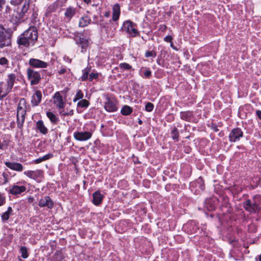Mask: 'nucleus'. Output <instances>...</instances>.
Wrapping results in <instances>:
<instances>
[{"label":"nucleus","instance_id":"f257e3e1","mask_svg":"<svg viewBox=\"0 0 261 261\" xmlns=\"http://www.w3.org/2000/svg\"><path fill=\"white\" fill-rule=\"evenodd\" d=\"M38 39V31L35 27H30L21 34L17 43L19 48H29L35 45Z\"/></svg>","mask_w":261,"mask_h":261},{"label":"nucleus","instance_id":"f03ea898","mask_svg":"<svg viewBox=\"0 0 261 261\" xmlns=\"http://www.w3.org/2000/svg\"><path fill=\"white\" fill-rule=\"evenodd\" d=\"M16 79L14 73L8 74L6 82H0V100H3L11 91Z\"/></svg>","mask_w":261,"mask_h":261},{"label":"nucleus","instance_id":"7ed1b4c3","mask_svg":"<svg viewBox=\"0 0 261 261\" xmlns=\"http://www.w3.org/2000/svg\"><path fill=\"white\" fill-rule=\"evenodd\" d=\"M26 101L24 98H21L17 109V127L21 129L23 127L26 115Z\"/></svg>","mask_w":261,"mask_h":261},{"label":"nucleus","instance_id":"20e7f679","mask_svg":"<svg viewBox=\"0 0 261 261\" xmlns=\"http://www.w3.org/2000/svg\"><path fill=\"white\" fill-rule=\"evenodd\" d=\"M137 24L130 20H126L123 22L121 29L126 32L129 37H135L140 35V32L137 29Z\"/></svg>","mask_w":261,"mask_h":261},{"label":"nucleus","instance_id":"39448f33","mask_svg":"<svg viewBox=\"0 0 261 261\" xmlns=\"http://www.w3.org/2000/svg\"><path fill=\"white\" fill-rule=\"evenodd\" d=\"M258 197L254 196L253 199H248L243 203V207L250 213H255L260 210L259 202L257 200Z\"/></svg>","mask_w":261,"mask_h":261},{"label":"nucleus","instance_id":"423d86ee","mask_svg":"<svg viewBox=\"0 0 261 261\" xmlns=\"http://www.w3.org/2000/svg\"><path fill=\"white\" fill-rule=\"evenodd\" d=\"M2 25H0V48L9 46L11 45V35L8 34Z\"/></svg>","mask_w":261,"mask_h":261},{"label":"nucleus","instance_id":"0eeeda50","mask_svg":"<svg viewBox=\"0 0 261 261\" xmlns=\"http://www.w3.org/2000/svg\"><path fill=\"white\" fill-rule=\"evenodd\" d=\"M28 80L30 81L31 85L38 84L40 81L41 77L40 73L30 68L27 70Z\"/></svg>","mask_w":261,"mask_h":261},{"label":"nucleus","instance_id":"6e6552de","mask_svg":"<svg viewBox=\"0 0 261 261\" xmlns=\"http://www.w3.org/2000/svg\"><path fill=\"white\" fill-rule=\"evenodd\" d=\"M92 136L91 131H76L73 133L74 138L78 141H86L90 139Z\"/></svg>","mask_w":261,"mask_h":261},{"label":"nucleus","instance_id":"1a4fd4ad","mask_svg":"<svg viewBox=\"0 0 261 261\" xmlns=\"http://www.w3.org/2000/svg\"><path fill=\"white\" fill-rule=\"evenodd\" d=\"M243 136V132L241 128L236 127L233 128L229 135V141L235 142L240 140Z\"/></svg>","mask_w":261,"mask_h":261},{"label":"nucleus","instance_id":"9d476101","mask_svg":"<svg viewBox=\"0 0 261 261\" xmlns=\"http://www.w3.org/2000/svg\"><path fill=\"white\" fill-rule=\"evenodd\" d=\"M23 174L28 177L36 180L43 177V171L39 169L25 171Z\"/></svg>","mask_w":261,"mask_h":261},{"label":"nucleus","instance_id":"9b49d317","mask_svg":"<svg viewBox=\"0 0 261 261\" xmlns=\"http://www.w3.org/2000/svg\"><path fill=\"white\" fill-rule=\"evenodd\" d=\"M53 98L54 103L59 111L64 108L65 103L63 101L62 96L59 92L55 93Z\"/></svg>","mask_w":261,"mask_h":261},{"label":"nucleus","instance_id":"f8f14e48","mask_svg":"<svg viewBox=\"0 0 261 261\" xmlns=\"http://www.w3.org/2000/svg\"><path fill=\"white\" fill-rule=\"evenodd\" d=\"M24 16L21 14L18 9L14 10L10 18L11 21L14 24H18L24 21Z\"/></svg>","mask_w":261,"mask_h":261},{"label":"nucleus","instance_id":"ddd939ff","mask_svg":"<svg viewBox=\"0 0 261 261\" xmlns=\"http://www.w3.org/2000/svg\"><path fill=\"white\" fill-rule=\"evenodd\" d=\"M29 63L30 65L34 68H46L48 64L38 59L31 58L29 60Z\"/></svg>","mask_w":261,"mask_h":261},{"label":"nucleus","instance_id":"4468645a","mask_svg":"<svg viewBox=\"0 0 261 261\" xmlns=\"http://www.w3.org/2000/svg\"><path fill=\"white\" fill-rule=\"evenodd\" d=\"M42 98V92L40 90H36L31 97V103L33 107L38 106L41 102Z\"/></svg>","mask_w":261,"mask_h":261},{"label":"nucleus","instance_id":"2eb2a0df","mask_svg":"<svg viewBox=\"0 0 261 261\" xmlns=\"http://www.w3.org/2000/svg\"><path fill=\"white\" fill-rule=\"evenodd\" d=\"M17 185H14L12 186L9 191L10 193L16 195L20 194L26 190V187L23 185H20V182H17Z\"/></svg>","mask_w":261,"mask_h":261},{"label":"nucleus","instance_id":"dca6fc26","mask_svg":"<svg viewBox=\"0 0 261 261\" xmlns=\"http://www.w3.org/2000/svg\"><path fill=\"white\" fill-rule=\"evenodd\" d=\"M218 201V200L216 198H206L204 203V207L208 211H213L216 207V204Z\"/></svg>","mask_w":261,"mask_h":261},{"label":"nucleus","instance_id":"f3484780","mask_svg":"<svg viewBox=\"0 0 261 261\" xmlns=\"http://www.w3.org/2000/svg\"><path fill=\"white\" fill-rule=\"evenodd\" d=\"M38 205L41 207H46L48 208H52L54 202L49 196H45L40 200Z\"/></svg>","mask_w":261,"mask_h":261},{"label":"nucleus","instance_id":"a211bd4d","mask_svg":"<svg viewBox=\"0 0 261 261\" xmlns=\"http://www.w3.org/2000/svg\"><path fill=\"white\" fill-rule=\"evenodd\" d=\"M5 164L8 168L16 171L21 172L23 170V165L19 163L6 162Z\"/></svg>","mask_w":261,"mask_h":261},{"label":"nucleus","instance_id":"6ab92c4d","mask_svg":"<svg viewBox=\"0 0 261 261\" xmlns=\"http://www.w3.org/2000/svg\"><path fill=\"white\" fill-rule=\"evenodd\" d=\"M186 227H187L188 231L191 233H197L198 230L199 229L198 224L194 220L188 222L186 225Z\"/></svg>","mask_w":261,"mask_h":261},{"label":"nucleus","instance_id":"aec40b11","mask_svg":"<svg viewBox=\"0 0 261 261\" xmlns=\"http://www.w3.org/2000/svg\"><path fill=\"white\" fill-rule=\"evenodd\" d=\"M105 108L107 111L109 112H115L117 110L116 105L109 97L107 98Z\"/></svg>","mask_w":261,"mask_h":261},{"label":"nucleus","instance_id":"412c9836","mask_svg":"<svg viewBox=\"0 0 261 261\" xmlns=\"http://www.w3.org/2000/svg\"><path fill=\"white\" fill-rule=\"evenodd\" d=\"M103 196L98 191L93 194L92 202L95 205H99L102 202Z\"/></svg>","mask_w":261,"mask_h":261},{"label":"nucleus","instance_id":"4be33fe9","mask_svg":"<svg viewBox=\"0 0 261 261\" xmlns=\"http://www.w3.org/2000/svg\"><path fill=\"white\" fill-rule=\"evenodd\" d=\"M36 128L43 135H46L48 133V129L45 126L42 120H39L36 122Z\"/></svg>","mask_w":261,"mask_h":261},{"label":"nucleus","instance_id":"5701e85b","mask_svg":"<svg viewBox=\"0 0 261 261\" xmlns=\"http://www.w3.org/2000/svg\"><path fill=\"white\" fill-rule=\"evenodd\" d=\"M120 14V6L118 4H116L115 5H114L113 7V16H112L113 20L114 21H117L119 18Z\"/></svg>","mask_w":261,"mask_h":261},{"label":"nucleus","instance_id":"b1692460","mask_svg":"<svg viewBox=\"0 0 261 261\" xmlns=\"http://www.w3.org/2000/svg\"><path fill=\"white\" fill-rule=\"evenodd\" d=\"M193 116L192 111H188L181 112L180 113V118L185 121H190Z\"/></svg>","mask_w":261,"mask_h":261},{"label":"nucleus","instance_id":"393cba45","mask_svg":"<svg viewBox=\"0 0 261 261\" xmlns=\"http://www.w3.org/2000/svg\"><path fill=\"white\" fill-rule=\"evenodd\" d=\"M76 9L72 7H68L65 12V16L70 20L71 18L75 15Z\"/></svg>","mask_w":261,"mask_h":261},{"label":"nucleus","instance_id":"a878e982","mask_svg":"<svg viewBox=\"0 0 261 261\" xmlns=\"http://www.w3.org/2000/svg\"><path fill=\"white\" fill-rule=\"evenodd\" d=\"M197 188L196 190L203 191L204 189V180L201 177H199L193 184Z\"/></svg>","mask_w":261,"mask_h":261},{"label":"nucleus","instance_id":"bb28decb","mask_svg":"<svg viewBox=\"0 0 261 261\" xmlns=\"http://www.w3.org/2000/svg\"><path fill=\"white\" fill-rule=\"evenodd\" d=\"M91 19L88 16H83L80 19L79 25L80 27H85L88 25Z\"/></svg>","mask_w":261,"mask_h":261},{"label":"nucleus","instance_id":"cd10ccee","mask_svg":"<svg viewBox=\"0 0 261 261\" xmlns=\"http://www.w3.org/2000/svg\"><path fill=\"white\" fill-rule=\"evenodd\" d=\"M53 156V154L52 153H48L41 158H39L38 159H37L34 160L32 162V163L36 164H39L43 161L50 159Z\"/></svg>","mask_w":261,"mask_h":261},{"label":"nucleus","instance_id":"c85d7f7f","mask_svg":"<svg viewBox=\"0 0 261 261\" xmlns=\"http://www.w3.org/2000/svg\"><path fill=\"white\" fill-rule=\"evenodd\" d=\"M12 208L11 206L8 207L7 211L4 213L2 216V220L3 222H5L8 220L10 217V216L12 214Z\"/></svg>","mask_w":261,"mask_h":261},{"label":"nucleus","instance_id":"c756f323","mask_svg":"<svg viewBox=\"0 0 261 261\" xmlns=\"http://www.w3.org/2000/svg\"><path fill=\"white\" fill-rule=\"evenodd\" d=\"M91 70V67H87L84 70H82L83 75L81 77L80 79L82 81H85L88 79V75Z\"/></svg>","mask_w":261,"mask_h":261},{"label":"nucleus","instance_id":"7c9ffc66","mask_svg":"<svg viewBox=\"0 0 261 261\" xmlns=\"http://www.w3.org/2000/svg\"><path fill=\"white\" fill-rule=\"evenodd\" d=\"M46 116L49 118L51 123L57 124L59 121V119L51 112H47Z\"/></svg>","mask_w":261,"mask_h":261},{"label":"nucleus","instance_id":"2f4dec72","mask_svg":"<svg viewBox=\"0 0 261 261\" xmlns=\"http://www.w3.org/2000/svg\"><path fill=\"white\" fill-rule=\"evenodd\" d=\"M61 2L59 1H56L51 5L48 6L47 11L49 13L55 12L60 6Z\"/></svg>","mask_w":261,"mask_h":261},{"label":"nucleus","instance_id":"473e14b6","mask_svg":"<svg viewBox=\"0 0 261 261\" xmlns=\"http://www.w3.org/2000/svg\"><path fill=\"white\" fill-rule=\"evenodd\" d=\"M132 112H133V109L130 107H129L127 105L124 106L121 110V113L122 115H123L124 116L129 115Z\"/></svg>","mask_w":261,"mask_h":261},{"label":"nucleus","instance_id":"72a5a7b5","mask_svg":"<svg viewBox=\"0 0 261 261\" xmlns=\"http://www.w3.org/2000/svg\"><path fill=\"white\" fill-rule=\"evenodd\" d=\"M59 113L63 116H72L74 114V111L72 109L66 108V111L64 109L59 111Z\"/></svg>","mask_w":261,"mask_h":261},{"label":"nucleus","instance_id":"f704fd0d","mask_svg":"<svg viewBox=\"0 0 261 261\" xmlns=\"http://www.w3.org/2000/svg\"><path fill=\"white\" fill-rule=\"evenodd\" d=\"M179 132L177 128L175 127H174L171 131V137L172 138L173 140L178 141V138H179Z\"/></svg>","mask_w":261,"mask_h":261},{"label":"nucleus","instance_id":"c9c22d12","mask_svg":"<svg viewBox=\"0 0 261 261\" xmlns=\"http://www.w3.org/2000/svg\"><path fill=\"white\" fill-rule=\"evenodd\" d=\"M90 102L85 99H82L77 104V107L87 108L89 107Z\"/></svg>","mask_w":261,"mask_h":261},{"label":"nucleus","instance_id":"e433bc0d","mask_svg":"<svg viewBox=\"0 0 261 261\" xmlns=\"http://www.w3.org/2000/svg\"><path fill=\"white\" fill-rule=\"evenodd\" d=\"M84 97V94L81 90H78L75 94L74 98L73 99V102H76L79 100L83 99Z\"/></svg>","mask_w":261,"mask_h":261},{"label":"nucleus","instance_id":"4c0bfd02","mask_svg":"<svg viewBox=\"0 0 261 261\" xmlns=\"http://www.w3.org/2000/svg\"><path fill=\"white\" fill-rule=\"evenodd\" d=\"M119 66L120 69L124 70H129L132 69V66L127 63H120Z\"/></svg>","mask_w":261,"mask_h":261},{"label":"nucleus","instance_id":"58836bf2","mask_svg":"<svg viewBox=\"0 0 261 261\" xmlns=\"http://www.w3.org/2000/svg\"><path fill=\"white\" fill-rule=\"evenodd\" d=\"M30 6V2H27L24 3L23 5L21 10L20 11V12L22 15L24 17L25 14L27 12Z\"/></svg>","mask_w":261,"mask_h":261},{"label":"nucleus","instance_id":"ea45409f","mask_svg":"<svg viewBox=\"0 0 261 261\" xmlns=\"http://www.w3.org/2000/svg\"><path fill=\"white\" fill-rule=\"evenodd\" d=\"M20 252L22 258H27L28 257V250L26 247H21L20 249Z\"/></svg>","mask_w":261,"mask_h":261},{"label":"nucleus","instance_id":"a19ab883","mask_svg":"<svg viewBox=\"0 0 261 261\" xmlns=\"http://www.w3.org/2000/svg\"><path fill=\"white\" fill-rule=\"evenodd\" d=\"M77 43L81 44L83 48H84L88 45V41L86 39L81 37L79 38V41H77Z\"/></svg>","mask_w":261,"mask_h":261},{"label":"nucleus","instance_id":"79ce46f5","mask_svg":"<svg viewBox=\"0 0 261 261\" xmlns=\"http://www.w3.org/2000/svg\"><path fill=\"white\" fill-rule=\"evenodd\" d=\"M154 108V105L150 102H148L145 105V110L147 112H151Z\"/></svg>","mask_w":261,"mask_h":261},{"label":"nucleus","instance_id":"37998d69","mask_svg":"<svg viewBox=\"0 0 261 261\" xmlns=\"http://www.w3.org/2000/svg\"><path fill=\"white\" fill-rule=\"evenodd\" d=\"M24 0H11L10 3L13 5H19L21 4ZM30 2V0H25V3Z\"/></svg>","mask_w":261,"mask_h":261},{"label":"nucleus","instance_id":"c03bdc74","mask_svg":"<svg viewBox=\"0 0 261 261\" xmlns=\"http://www.w3.org/2000/svg\"><path fill=\"white\" fill-rule=\"evenodd\" d=\"M156 53L153 50H152V51L148 50L145 53V56L147 58H148L150 57H156Z\"/></svg>","mask_w":261,"mask_h":261},{"label":"nucleus","instance_id":"a18cd8bd","mask_svg":"<svg viewBox=\"0 0 261 261\" xmlns=\"http://www.w3.org/2000/svg\"><path fill=\"white\" fill-rule=\"evenodd\" d=\"M151 76V71L147 68H145L144 72V77L149 78Z\"/></svg>","mask_w":261,"mask_h":261},{"label":"nucleus","instance_id":"49530a36","mask_svg":"<svg viewBox=\"0 0 261 261\" xmlns=\"http://www.w3.org/2000/svg\"><path fill=\"white\" fill-rule=\"evenodd\" d=\"M98 77V74L97 73H91L89 74V77L88 78L90 81H92L94 79H96Z\"/></svg>","mask_w":261,"mask_h":261},{"label":"nucleus","instance_id":"de8ad7c7","mask_svg":"<svg viewBox=\"0 0 261 261\" xmlns=\"http://www.w3.org/2000/svg\"><path fill=\"white\" fill-rule=\"evenodd\" d=\"M70 69L67 68L66 67H62L60 70L59 71V73L60 74H63L67 72L68 71L70 72Z\"/></svg>","mask_w":261,"mask_h":261},{"label":"nucleus","instance_id":"09e8293b","mask_svg":"<svg viewBox=\"0 0 261 261\" xmlns=\"http://www.w3.org/2000/svg\"><path fill=\"white\" fill-rule=\"evenodd\" d=\"M8 63V61L6 58L2 57L0 59V64L1 65H7Z\"/></svg>","mask_w":261,"mask_h":261},{"label":"nucleus","instance_id":"8fccbe9b","mask_svg":"<svg viewBox=\"0 0 261 261\" xmlns=\"http://www.w3.org/2000/svg\"><path fill=\"white\" fill-rule=\"evenodd\" d=\"M5 197L0 194V206L3 205L5 203Z\"/></svg>","mask_w":261,"mask_h":261},{"label":"nucleus","instance_id":"3c124183","mask_svg":"<svg viewBox=\"0 0 261 261\" xmlns=\"http://www.w3.org/2000/svg\"><path fill=\"white\" fill-rule=\"evenodd\" d=\"M164 41L167 42H171L172 40V37L171 36H167L164 38Z\"/></svg>","mask_w":261,"mask_h":261},{"label":"nucleus","instance_id":"603ef678","mask_svg":"<svg viewBox=\"0 0 261 261\" xmlns=\"http://www.w3.org/2000/svg\"><path fill=\"white\" fill-rule=\"evenodd\" d=\"M64 59V60L66 62H68L69 63H71V59H70L69 58V57L68 56H65L63 58Z\"/></svg>","mask_w":261,"mask_h":261},{"label":"nucleus","instance_id":"864d4df0","mask_svg":"<svg viewBox=\"0 0 261 261\" xmlns=\"http://www.w3.org/2000/svg\"><path fill=\"white\" fill-rule=\"evenodd\" d=\"M5 0H0V11L3 9V6L5 4Z\"/></svg>","mask_w":261,"mask_h":261},{"label":"nucleus","instance_id":"5fc2aeb1","mask_svg":"<svg viewBox=\"0 0 261 261\" xmlns=\"http://www.w3.org/2000/svg\"><path fill=\"white\" fill-rule=\"evenodd\" d=\"M256 114L257 117L261 120V111L260 110H256Z\"/></svg>","mask_w":261,"mask_h":261},{"label":"nucleus","instance_id":"6e6d98bb","mask_svg":"<svg viewBox=\"0 0 261 261\" xmlns=\"http://www.w3.org/2000/svg\"><path fill=\"white\" fill-rule=\"evenodd\" d=\"M33 200H34V198H33V197H30L28 198V201L29 202H32L33 201Z\"/></svg>","mask_w":261,"mask_h":261},{"label":"nucleus","instance_id":"4d7b16f0","mask_svg":"<svg viewBox=\"0 0 261 261\" xmlns=\"http://www.w3.org/2000/svg\"><path fill=\"white\" fill-rule=\"evenodd\" d=\"M171 44H170V46L174 49L175 50H177L176 48L174 46V45L173 44V43L171 42H170Z\"/></svg>","mask_w":261,"mask_h":261},{"label":"nucleus","instance_id":"13d9d810","mask_svg":"<svg viewBox=\"0 0 261 261\" xmlns=\"http://www.w3.org/2000/svg\"><path fill=\"white\" fill-rule=\"evenodd\" d=\"M83 1L85 3H86L87 4H89L91 2V0H83Z\"/></svg>","mask_w":261,"mask_h":261},{"label":"nucleus","instance_id":"bf43d9fd","mask_svg":"<svg viewBox=\"0 0 261 261\" xmlns=\"http://www.w3.org/2000/svg\"><path fill=\"white\" fill-rule=\"evenodd\" d=\"M105 16L106 17H108L109 16V12H106L105 14Z\"/></svg>","mask_w":261,"mask_h":261},{"label":"nucleus","instance_id":"052dcab7","mask_svg":"<svg viewBox=\"0 0 261 261\" xmlns=\"http://www.w3.org/2000/svg\"><path fill=\"white\" fill-rule=\"evenodd\" d=\"M139 123L140 124H141L142 123V121L141 120H139Z\"/></svg>","mask_w":261,"mask_h":261},{"label":"nucleus","instance_id":"680f3d73","mask_svg":"<svg viewBox=\"0 0 261 261\" xmlns=\"http://www.w3.org/2000/svg\"><path fill=\"white\" fill-rule=\"evenodd\" d=\"M259 261H261V254L259 256Z\"/></svg>","mask_w":261,"mask_h":261},{"label":"nucleus","instance_id":"e2e57ef3","mask_svg":"<svg viewBox=\"0 0 261 261\" xmlns=\"http://www.w3.org/2000/svg\"><path fill=\"white\" fill-rule=\"evenodd\" d=\"M7 182V178H6V179H5V180L4 183H6V182Z\"/></svg>","mask_w":261,"mask_h":261},{"label":"nucleus","instance_id":"0e129e2a","mask_svg":"<svg viewBox=\"0 0 261 261\" xmlns=\"http://www.w3.org/2000/svg\"><path fill=\"white\" fill-rule=\"evenodd\" d=\"M15 124L14 122H13V123L11 124V125H14Z\"/></svg>","mask_w":261,"mask_h":261},{"label":"nucleus","instance_id":"69168bd1","mask_svg":"<svg viewBox=\"0 0 261 261\" xmlns=\"http://www.w3.org/2000/svg\"><path fill=\"white\" fill-rule=\"evenodd\" d=\"M5 173H4V176L5 177Z\"/></svg>","mask_w":261,"mask_h":261}]
</instances>
